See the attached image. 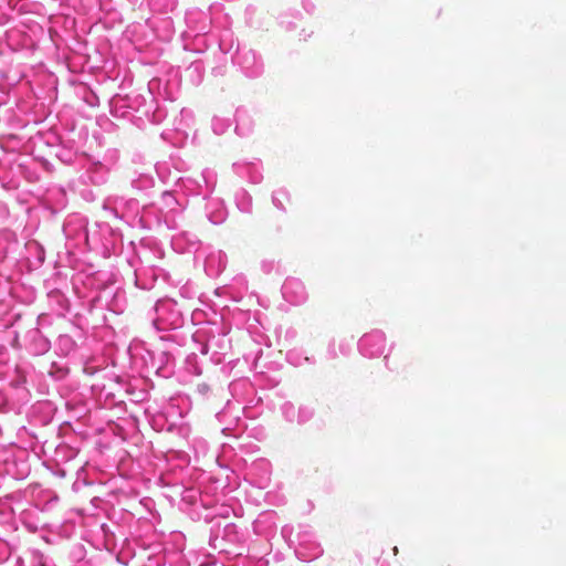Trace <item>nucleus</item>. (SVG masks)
<instances>
[{"label":"nucleus","mask_w":566,"mask_h":566,"mask_svg":"<svg viewBox=\"0 0 566 566\" xmlns=\"http://www.w3.org/2000/svg\"><path fill=\"white\" fill-rule=\"evenodd\" d=\"M394 553H395V555L398 553V548L397 547H394Z\"/></svg>","instance_id":"nucleus-1"}]
</instances>
